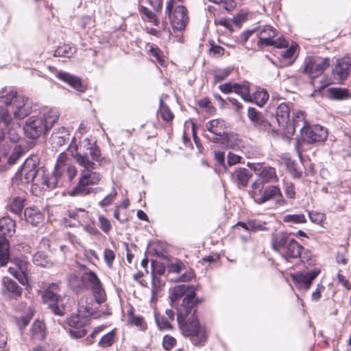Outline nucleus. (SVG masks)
<instances>
[{
  "mask_svg": "<svg viewBox=\"0 0 351 351\" xmlns=\"http://www.w3.org/2000/svg\"><path fill=\"white\" fill-rule=\"evenodd\" d=\"M76 154L74 156L76 162L82 167L80 176L77 185L69 192L70 196H86L91 193L103 191L101 187H90L98 184L102 179V176L95 171L97 165L99 161L101 151L96 142L86 138L76 147Z\"/></svg>",
  "mask_w": 351,
  "mask_h": 351,
  "instance_id": "f257e3e1",
  "label": "nucleus"
},
{
  "mask_svg": "<svg viewBox=\"0 0 351 351\" xmlns=\"http://www.w3.org/2000/svg\"><path fill=\"white\" fill-rule=\"evenodd\" d=\"M198 302V300H195L194 291H191L184 298L182 305L177 309V320L182 334L195 338L193 341L196 345H200L206 339L205 328L199 326L195 316Z\"/></svg>",
  "mask_w": 351,
  "mask_h": 351,
  "instance_id": "f03ea898",
  "label": "nucleus"
},
{
  "mask_svg": "<svg viewBox=\"0 0 351 351\" xmlns=\"http://www.w3.org/2000/svg\"><path fill=\"white\" fill-rule=\"evenodd\" d=\"M0 92V131L8 130L12 124V116L22 119L32 112V106L28 98L10 90L3 94Z\"/></svg>",
  "mask_w": 351,
  "mask_h": 351,
  "instance_id": "7ed1b4c3",
  "label": "nucleus"
},
{
  "mask_svg": "<svg viewBox=\"0 0 351 351\" xmlns=\"http://www.w3.org/2000/svg\"><path fill=\"white\" fill-rule=\"evenodd\" d=\"M59 117L60 113L57 109L43 108L40 112V115L32 116L26 120L23 126L26 136L36 139L42 134H46L58 120Z\"/></svg>",
  "mask_w": 351,
  "mask_h": 351,
  "instance_id": "20e7f679",
  "label": "nucleus"
},
{
  "mask_svg": "<svg viewBox=\"0 0 351 351\" xmlns=\"http://www.w3.org/2000/svg\"><path fill=\"white\" fill-rule=\"evenodd\" d=\"M272 248L286 259H295L300 256L303 247L287 232H280L272 237Z\"/></svg>",
  "mask_w": 351,
  "mask_h": 351,
  "instance_id": "39448f33",
  "label": "nucleus"
},
{
  "mask_svg": "<svg viewBox=\"0 0 351 351\" xmlns=\"http://www.w3.org/2000/svg\"><path fill=\"white\" fill-rule=\"evenodd\" d=\"M250 195L258 204H263L271 199H274L278 206H283L285 204L281 191L278 186L269 185L265 187L261 181H255L252 183Z\"/></svg>",
  "mask_w": 351,
  "mask_h": 351,
  "instance_id": "423d86ee",
  "label": "nucleus"
},
{
  "mask_svg": "<svg viewBox=\"0 0 351 351\" xmlns=\"http://www.w3.org/2000/svg\"><path fill=\"white\" fill-rule=\"evenodd\" d=\"M38 158L32 156L25 160L21 169L19 170L13 178L16 183L28 184L32 182L35 185H40L41 169L38 168Z\"/></svg>",
  "mask_w": 351,
  "mask_h": 351,
  "instance_id": "0eeeda50",
  "label": "nucleus"
},
{
  "mask_svg": "<svg viewBox=\"0 0 351 351\" xmlns=\"http://www.w3.org/2000/svg\"><path fill=\"white\" fill-rule=\"evenodd\" d=\"M15 226V221L10 217L0 219V267L5 266L10 260L8 238L14 234Z\"/></svg>",
  "mask_w": 351,
  "mask_h": 351,
  "instance_id": "6e6552de",
  "label": "nucleus"
},
{
  "mask_svg": "<svg viewBox=\"0 0 351 351\" xmlns=\"http://www.w3.org/2000/svg\"><path fill=\"white\" fill-rule=\"evenodd\" d=\"M206 128L207 131L213 135V136H210L209 134H205V136L208 140L215 143H219L226 148L232 146L230 141L233 136L227 132V127L224 120L220 119H213L206 124Z\"/></svg>",
  "mask_w": 351,
  "mask_h": 351,
  "instance_id": "1a4fd4ad",
  "label": "nucleus"
},
{
  "mask_svg": "<svg viewBox=\"0 0 351 351\" xmlns=\"http://www.w3.org/2000/svg\"><path fill=\"white\" fill-rule=\"evenodd\" d=\"M60 284V282L50 283L43 292L42 299L54 315L63 316L65 308L63 305L58 304L62 301Z\"/></svg>",
  "mask_w": 351,
  "mask_h": 351,
  "instance_id": "9d476101",
  "label": "nucleus"
},
{
  "mask_svg": "<svg viewBox=\"0 0 351 351\" xmlns=\"http://www.w3.org/2000/svg\"><path fill=\"white\" fill-rule=\"evenodd\" d=\"M165 14L174 30L182 31L185 29L189 22V16L184 6L173 5V1L171 0L167 3Z\"/></svg>",
  "mask_w": 351,
  "mask_h": 351,
  "instance_id": "9b49d317",
  "label": "nucleus"
},
{
  "mask_svg": "<svg viewBox=\"0 0 351 351\" xmlns=\"http://www.w3.org/2000/svg\"><path fill=\"white\" fill-rule=\"evenodd\" d=\"M82 282L84 287L92 291L97 303H103L106 299V292L101 280L96 274L92 271L85 272L82 276Z\"/></svg>",
  "mask_w": 351,
  "mask_h": 351,
  "instance_id": "f8f14e48",
  "label": "nucleus"
},
{
  "mask_svg": "<svg viewBox=\"0 0 351 351\" xmlns=\"http://www.w3.org/2000/svg\"><path fill=\"white\" fill-rule=\"evenodd\" d=\"M12 265L8 268L9 273L23 286H29L30 264L28 261L19 258H14Z\"/></svg>",
  "mask_w": 351,
  "mask_h": 351,
  "instance_id": "ddd939ff",
  "label": "nucleus"
},
{
  "mask_svg": "<svg viewBox=\"0 0 351 351\" xmlns=\"http://www.w3.org/2000/svg\"><path fill=\"white\" fill-rule=\"evenodd\" d=\"M330 64V61L328 58L309 56L304 60L303 71L310 77L315 78L322 75Z\"/></svg>",
  "mask_w": 351,
  "mask_h": 351,
  "instance_id": "4468645a",
  "label": "nucleus"
},
{
  "mask_svg": "<svg viewBox=\"0 0 351 351\" xmlns=\"http://www.w3.org/2000/svg\"><path fill=\"white\" fill-rule=\"evenodd\" d=\"M319 273V269L314 268L311 270L291 274L290 276L298 289L307 291L310 288L313 280Z\"/></svg>",
  "mask_w": 351,
  "mask_h": 351,
  "instance_id": "2eb2a0df",
  "label": "nucleus"
},
{
  "mask_svg": "<svg viewBox=\"0 0 351 351\" xmlns=\"http://www.w3.org/2000/svg\"><path fill=\"white\" fill-rule=\"evenodd\" d=\"M64 173V168L61 166L56 165L54 170L51 173H45V171L42 169L40 177V185L43 189L46 186V189H52L58 186L61 182V177Z\"/></svg>",
  "mask_w": 351,
  "mask_h": 351,
  "instance_id": "dca6fc26",
  "label": "nucleus"
},
{
  "mask_svg": "<svg viewBox=\"0 0 351 351\" xmlns=\"http://www.w3.org/2000/svg\"><path fill=\"white\" fill-rule=\"evenodd\" d=\"M351 73V59L345 56L336 60L333 64L332 73L335 80L341 84L347 80Z\"/></svg>",
  "mask_w": 351,
  "mask_h": 351,
  "instance_id": "f3484780",
  "label": "nucleus"
},
{
  "mask_svg": "<svg viewBox=\"0 0 351 351\" xmlns=\"http://www.w3.org/2000/svg\"><path fill=\"white\" fill-rule=\"evenodd\" d=\"M301 135L304 141L308 143H313L324 141L328 136V132L325 128L319 125H315L313 126L308 125L301 133Z\"/></svg>",
  "mask_w": 351,
  "mask_h": 351,
  "instance_id": "a211bd4d",
  "label": "nucleus"
},
{
  "mask_svg": "<svg viewBox=\"0 0 351 351\" xmlns=\"http://www.w3.org/2000/svg\"><path fill=\"white\" fill-rule=\"evenodd\" d=\"M1 294L8 300H17L23 293V289L16 282L9 277H3L1 280Z\"/></svg>",
  "mask_w": 351,
  "mask_h": 351,
  "instance_id": "6ab92c4d",
  "label": "nucleus"
},
{
  "mask_svg": "<svg viewBox=\"0 0 351 351\" xmlns=\"http://www.w3.org/2000/svg\"><path fill=\"white\" fill-rule=\"evenodd\" d=\"M99 304L90 295H82L78 302V311L89 317L93 315Z\"/></svg>",
  "mask_w": 351,
  "mask_h": 351,
  "instance_id": "aec40b11",
  "label": "nucleus"
},
{
  "mask_svg": "<svg viewBox=\"0 0 351 351\" xmlns=\"http://www.w3.org/2000/svg\"><path fill=\"white\" fill-rule=\"evenodd\" d=\"M254 171H257L259 178L256 181L262 182L263 185H265V183L276 182L278 180L276 169L274 167L258 165L257 167L254 168Z\"/></svg>",
  "mask_w": 351,
  "mask_h": 351,
  "instance_id": "412c9836",
  "label": "nucleus"
},
{
  "mask_svg": "<svg viewBox=\"0 0 351 351\" xmlns=\"http://www.w3.org/2000/svg\"><path fill=\"white\" fill-rule=\"evenodd\" d=\"M258 40L257 45L261 48L262 45L271 46L272 39L276 36V30L270 25H265L258 28Z\"/></svg>",
  "mask_w": 351,
  "mask_h": 351,
  "instance_id": "4be33fe9",
  "label": "nucleus"
},
{
  "mask_svg": "<svg viewBox=\"0 0 351 351\" xmlns=\"http://www.w3.org/2000/svg\"><path fill=\"white\" fill-rule=\"evenodd\" d=\"M56 77L77 91H85L86 87L82 84L80 78L78 77L64 71H57Z\"/></svg>",
  "mask_w": 351,
  "mask_h": 351,
  "instance_id": "5701e85b",
  "label": "nucleus"
},
{
  "mask_svg": "<svg viewBox=\"0 0 351 351\" xmlns=\"http://www.w3.org/2000/svg\"><path fill=\"white\" fill-rule=\"evenodd\" d=\"M293 121L292 123L289 122V128H287L288 130L287 132L293 134L296 129H299L301 134L309 125L305 119V116L303 112L298 111L297 112H293Z\"/></svg>",
  "mask_w": 351,
  "mask_h": 351,
  "instance_id": "b1692460",
  "label": "nucleus"
},
{
  "mask_svg": "<svg viewBox=\"0 0 351 351\" xmlns=\"http://www.w3.org/2000/svg\"><path fill=\"white\" fill-rule=\"evenodd\" d=\"M290 107L286 103H281L277 108L276 120L280 127L289 128Z\"/></svg>",
  "mask_w": 351,
  "mask_h": 351,
  "instance_id": "393cba45",
  "label": "nucleus"
},
{
  "mask_svg": "<svg viewBox=\"0 0 351 351\" xmlns=\"http://www.w3.org/2000/svg\"><path fill=\"white\" fill-rule=\"evenodd\" d=\"M252 176L250 171L246 168H238L231 174V178L238 186H247L250 178Z\"/></svg>",
  "mask_w": 351,
  "mask_h": 351,
  "instance_id": "a878e982",
  "label": "nucleus"
},
{
  "mask_svg": "<svg viewBox=\"0 0 351 351\" xmlns=\"http://www.w3.org/2000/svg\"><path fill=\"white\" fill-rule=\"evenodd\" d=\"M69 132L64 127L58 128L51 136V143L54 147H60L69 141Z\"/></svg>",
  "mask_w": 351,
  "mask_h": 351,
  "instance_id": "bb28decb",
  "label": "nucleus"
},
{
  "mask_svg": "<svg viewBox=\"0 0 351 351\" xmlns=\"http://www.w3.org/2000/svg\"><path fill=\"white\" fill-rule=\"evenodd\" d=\"M29 335L32 340H43L46 336L45 323L40 320H36L30 328Z\"/></svg>",
  "mask_w": 351,
  "mask_h": 351,
  "instance_id": "cd10ccee",
  "label": "nucleus"
},
{
  "mask_svg": "<svg viewBox=\"0 0 351 351\" xmlns=\"http://www.w3.org/2000/svg\"><path fill=\"white\" fill-rule=\"evenodd\" d=\"M247 116L253 124L261 128H267L270 125L269 123L266 121L262 113L257 111L254 108H249L247 110Z\"/></svg>",
  "mask_w": 351,
  "mask_h": 351,
  "instance_id": "c85d7f7f",
  "label": "nucleus"
},
{
  "mask_svg": "<svg viewBox=\"0 0 351 351\" xmlns=\"http://www.w3.org/2000/svg\"><path fill=\"white\" fill-rule=\"evenodd\" d=\"M191 291H194L195 293V289L189 285H179L176 286L171 291L169 295L171 306H173V303L180 299L185 293H186V296Z\"/></svg>",
  "mask_w": 351,
  "mask_h": 351,
  "instance_id": "c756f323",
  "label": "nucleus"
},
{
  "mask_svg": "<svg viewBox=\"0 0 351 351\" xmlns=\"http://www.w3.org/2000/svg\"><path fill=\"white\" fill-rule=\"evenodd\" d=\"M24 215L27 222L33 226H37L43 221V215L36 208H26L24 211Z\"/></svg>",
  "mask_w": 351,
  "mask_h": 351,
  "instance_id": "7c9ffc66",
  "label": "nucleus"
},
{
  "mask_svg": "<svg viewBox=\"0 0 351 351\" xmlns=\"http://www.w3.org/2000/svg\"><path fill=\"white\" fill-rule=\"evenodd\" d=\"M88 321V317L77 311V313L71 315L69 318L68 324L73 328H84Z\"/></svg>",
  "mask_w": 351,
  "mask_h": 351,
  "instance_id": "2f4dec72",
  "label": "nucleus"
},
{
  "mask_svg": "<svg viewBox=\"0 0 351 351\" xmlns=\"http://www.w3.org/2000/svg\"><path fill=\"white\" fill-rule=\"evenodd\" d=\"M164 283L160 280V278H157L156 276L153 275L152 280V297L150 299V302L152 304H156L159 298V293L161 291Z\"/></svg>",
  "mask_w": 351,
  "mask_h": 351,
  "instance_id": "473e14b6",
  "label": "nucleus"
},
{
  "mask_svg": "<svg viewBox=\"0 0 351 351\" xmlns=\"http://www.w3.org/2000/svg\"><path fill=\"white\" fill-rule=\"evenodd\" d=\"M235 93L246 102H253L252 96L250 94V84L248 82L237 83L236 86Z\"/></svg>",
  "mask_w": 351,
  "mask_h": 351,
  "instance_id": "72a5a7b5",
  "label": "nucleus"
},
{
  "mask_svg": "<svg viewBox=\"0 0 351 351\" xmlns=\"http://www.w3.org/2000/svg\"><path fill=\"white\" fill-rule=\"evenodd\" d=\"M64 158L63 154H62L58 158L57 165L61 166L62 169L64 168V173L65 172L68 176V178L70 181H71L77 174L76 167L72 165H66L64 163Z\"/></svg>",
  "mask_w": 351,
  "mask_h": 351,
  "instance_id": "f704fd0d",
  "label": "nucleus"
},
{
  "mask_svg": "<svg viewBox=\"0 0 351 351\" xmlns=\"http://www.w3.org/2000/svg\"><path fill=\"white\" fill-rule=\"evenodd\" d=\"M329 97L334 99H343L349 97L350 94L347 88L332 87L328 90Z\"/></svg>",
  "mask_w": 351,
  "mask_h": 351,
  "instance_id": "c9c22d12",
  "label": "nucleus"
},
{
  "mask_svg": "<svg viewBox=\"0 0 351 351\" xmlns=\"http://www.w3.org/2000/svg\"><path fill=\"white\" fill-rule=\"evenodd\" d=\"M5 134H7L8 138L12 142H17L20 138L16 129L14 128V123H12L11 126L9 128H8V130H3L0 131V143L5 138Z\"/></svg>",
  "mask_w": 351,
  "mask_h": 351,
  "instance_id": "e433bc0d",
  "label": "nucleus"
},
{
  "mask_svg": "<svg viewBox=\"0 0 351 351\" xmlns=\"http://www.w3.org/2000/svg\"><path fill=\"white\" fill-rule=\"evenodd\" d=\"M252 96L253 102L259 106H263L269 98V94L265 90H257Z\"/></svg>",
  "mask_w": 351,
  "mask_h": 351,
  "instance_id": "4c0bfd02",
  "label": "nucleus"
},
{
  "mask_svg": "<svg viewBox=\"0 0 351 351\" xmlns=\"http://www.w3.org/2000/svg\"><path fill=\"white\" fill-rule=\"evenodd\" d=\"M115 338L114 330H111L107 334L104 335L99 340L98 345L99 347L105 348L111 346Z\"/></svg>",
  "mask_w": 351,
  "mask_h": 351,
  "instance_id": "58836bf2",
  "label": "nucleus"
},
{
  "mask_svg": "<svg viewBox=\"0 0 351 351\" xmlns=\"http://www.w3.org/2000/svg\"><path fill=\"white\" fill-rule=\"evenodd\" d=\"M160 104L159 114L160 117L165 121H171L174 117L173 114L169 107L164 104L162 99H160Z\"/></svg>",
  "mask_w": 351,
  "mask_h": 351,
  "instance_id": "ea45409f",
  "label": "nucleus"
},
{
  "mask_svg": "<svg viewBox=\"0 0 351 351\" xmlns=\"http://www.w3.org/2000/svg\"><path fill=\"white\" fill-rule=\"evenodd\" d=\"M167 269L169 273L179 274L186 269V266L180 260L176 259L168 264Z\"/></svg>",
  "mask_w": 351,
  "mask_h": 351,
  "instance_id": "a19ab883",
  "label": "nucleus"
},
{
  "mask_svg": "<svg viewBox=\"0 0 351 351\" xmlns=\"http://www.w3.org/2000/svg\"><path fill=\"white\" fill-rule=\"evenodd\" d=\"M154 317L156 325L160 330H170L172 328L171 324L164 316H161L155 312Z\"/></svg>",
  "mask_w": 351,
  "mask_h": 351,
  "instance_id": "79ce46f5",
  "label": "nucleus"
},
{
  "mask_svg": "<svg viewBox=\"0 0 351 351\" xmlns=\"http://www.w3.org/2000/svg\"><path fill=\"white\" fill-rule=\"evenodd\" d=\"M73 49L66 45L58 47L54 51V56L56 57H67L69 58L73 53Z\"/></svg>",
  "mask_w": 351,
  "mask_h": 351,
  "instance_id": "37998d69",
  "label": "nucleus"
},
{
  "mask_svg": "<svg viewBox=\"0 0 351 351\" xmlns=\"http://www.w3.org/2000/svg\"><path fill=\"white\" fill-rule=\"evenodd\" d=\"M139 12L147 18L149 22L153 23L154 25H158L159 21L156 15L150 10L143 5H141L139 8Z\"/></svg>",
  "mask_w": 351,
  "mask_h": 351,
  "instance_id": "c03bdc74",
  "label": "nucleus"
},
{
  "mask_svg": "<svg viewBox=\"0 0 351 351\" xmlns=\"http://www.w3.org/2000/svg\"><path fill=\"white\" fill-rule=\"evenodd\" d=\"M33 262L35 265L40 267H47L49 262L47 256L43 252H38L33 256Z\"/></svg>",
  "mask_w": 351,
  "mask_h": 351,
  "instance_id": "a18cd8bd",
  "label": "nucleus"
},
{
  "mask_svg": "<svg viewBox=\"0 0 351 351\" xmlns=\"http://www.w3.org/2000/svg\"><path fill=\"white\" fill-rule=\"evenodd\" d=\"M232 69L230 68H226L223 69H218L214 72V82L215 83H219L223 80H225L231 73Z\"/></svg>",
  "mask_w": 351,
  "mask_h": 351,
  "instance_id": "49530a36",
  "label": "nucleus"
},
{
  "mask_svg": "<svg viewBox=\"0 0 351 351\" xmlns=\"http://www.w3.org/2000/svg\"><path fill=\"white\" fill-rule=\"evenodd\" d=\"M283 221L286 223H302L306 221V217L303 214L287 215L283 217Z\"/></svg>",
  "mask_w": 351,
  "mask_h": 351,
  "instance_id": "de8ad7c7",
  "label": "nucleus"
},
{
  "mask_svg": "<svg viewBox=\"0 0 351 351\" xmlns=\"http://www.w3.org/2000/svg\"><path fill=\"white\" fill-rule=\"evenodd\" d=\"M23 208V198L15 197L10 204V210L15 214H20Z\"/></svg>",
  "mask_w": 351,
  "mask_h": 351,
  "instance_id": "09e8293b",
  "label": "nucleus"
},
{
  "mask_svg": "<svg viewBox=\"0 0 351 351\" xmlns=\"http://www.w3.org/2000/svg\"><path fill=\"white\" fill-rule=\"evenodd\" d=\"M249 230L250 232H258L266 230L265 227V223L256 219L248 220Z\"/></svg>",
  "mask_w": 351,
  "mask_h": 351,
  "instance_id": "8fccbe9b",
  "label": "nucleus"
},
{
  "mask_svg": "<svg viewBox=\"0 0 351 351\" xmlns=\"http://www.w3.org/2000/svg\"><path fill=\"white\" fill-rule=\"evenodd\" d=\"M23 152L21 147L20 146L16 145L13 149L12 153L8 158V163L9 165H14L21 156Z\"/></svg>",
  "mask_w": 351,
  "mask_h": 351,
  "instance_id": "3c124183",
  "label": "nucleus"
},
{
  "mask_svg": "<svg viewBox=\"0 0 351 351\" xmlns=\"http://www.w3.org/2000/svg\"><path fill=\"white\" fill-rule=\"evenodd\" d=\"M149 55L155 58L156 60L161 65L165 62V60L162 56V53L160 49L157 47L152 46L149 50Z\"/></svg>",
  "mask_w": 351,
  "mask_h": 351,
  "instance_id": "603ef678",
  "label": "nucleus"
},
{
  "mask_svg": "<svg viewBox=\"0 0 351 351\" xmlns=\"http://www.w3.org/2000/svg\"><path fill=\"white\" fill-rule=\"evenodd\" d=\"M176 344V339L171 335H166L163 337L162 347L165 350H171Z\"/></svg>",
  "mask_w": 351,
  "mask_h": 351,
  "instance_id": "864d4df0",
  "label": "nucleus"
},
{
  "mask_svg": "<svg viewBox=\"0 0 351 351\" xmlns=\"http://www.w3.org/2000/svg\"><path fill=\"white\" fill-rule=\"evenodd\" d=\"M33 315V313L30 312L25 316H22L16 319V324L21 330H23L27 326Z\"/></svg>",
  "mask_w": 351,
  "mask_h": 351,
  "instance_id": "5fc2aeb1",
  "label": "nucleus"
},
{
  "mask_svg": "<svg viewBox=\"0 0 351 351\" xmlns=\"http://www.w3.org/2000/svg\"><path fill=\"white\" fill-rule=\"evenodd\" d=\"M104 258L107 266L109 268H112L115 259V253L114 251L110 249H106L104 252Z\"/></svg>",
  "mask_w": 351,
  "mask_h": 351,
  "instance_id": "6e6d98bb",
  "label": "nucleus"
},
{
  "mask_svg": "<svg viewBox=\"0 0 351 351\" xmlns=\"http://www.w3.org/2000/svg\"><path fill=\"white\" fill-rule=\"evenodd\" d=\"M117 195V192L116 191V190L114 189H113V190L112 191V192L110 194L106 195L102 200H101L99 202V205L101 207H105V206L110 205L112 203V202L114 200Z\"/></svg>",
  "mask_w": 351,
  "mask_h": 351,
  "instance_id": "4d7b16f0",
  "label": "nucleus"
},
{
  "mask_svg": "<svg viewBox=\"0 0 351 351\" xmlns=\"http://www.w3.org/2000/svg\"><path fill=\"white\" fill-rule=\"evenodd\" d=\"M130 324L138 327L141 330H145L147 328L146 322L142 317L132 315L130 318Z\"/></svg>",
  "mask_w": 351,
  "mask_h": 351,
  "instance_id": "13d9d810",
  "label": "nucleus"
},
{
  "mask_svg": "<svg viewBox=\"0 0 351 351\" xmlns=\"http://www.w3.org/2000/svg\"><path fill=\"white\" fill-rule=\"evenodd\" d=\"M298 45L293 43L289 49L282 51L281 57L285 60H291L295 54Z\"/></svg>",
  "mask_w": 351,
  "mask_h": 351,
  "instance_id": "bf43d9fd",
  "label": "nucleus"
},
{
  "mask_svg": "<svg viewBox=\"0 0 351 351\" xmlns=\"http://www.w3.org/2000/svg\"><path fill=\"white\" fill-rule=\"evenodd\" d=\"M236 86H237V83L228 82L220 85L219 88L222 93L229 94L232 92L235 93Z\"/></svg>",
  "mask_w": 351,
  "mask_h": 351,
  "instance_id": "052dcab7",
  "label": "nucleus"
},
{
  "mask_svg": "<svg viewBox=\"0 0 351 351\" xmlns=\"http://www.w3.org/2000/svg\"><path fill=\"white\" fill-rule=\"evenodd\" d=\"M99 228L105 232L108 233L111 230V223L110 221L104 216L99 217Z\"/></svg>",
  "mask_w": 351,
  "mask_h": 351,
  "instance_id": "680f3d73",
  "label": "nucleus"
},
{
  "mask_svg": "<svg viewBox=\"0 0 351 351\" xmlns=\"http://www.w3.org/2000/svg\"><path fill=\"white\" fill-rule=\"evenodd\" d=\"M215 159L225 171H227V166L225 162V153L220 151H215Z\"/></svg>",
  "mask_w": 351,
  "mask_h": 351,
  "instance_id": "e2e57ef3",
  "label": "nucleus"
},
{
  "mask_svg": "<svg viewBox=\"0 0 351 351\" xmlns=\"http://www.w3.org/2000/svg\"><path fill=\"white\" fill-rule=\"evenodd\" d=\"M194 277V273L192 269H185L184 274H182L178 279H175L176 282H188L190 281Z\"/></svg>",
  "mask_w": 351,
  "mask_h": 351,
  "instance_id": "0e129e2a",
  "label": "nucleus"
},
{
  "mask_svg": "<svg viewBox=\"0 0 351 351\" xmlns=\"http://www.w3.org/2000/svg\"><path fill=\"white\" fill-rule=\"evenodd\" d=\"M241 157L239 155L229 152L227 156V164L229 167L234 165L241 162Z\"/></svg>",
  "mask_w": 351,
  "mask_h": 351,
  "instance_id": "69168bd1",
  "label": "nucleus"
},
{
  "mask_svg": "<svg viewBox=\"0 0 351 351\" xmlns=\"http://www.w3.org/2000/svg\"><path fill=\"white\" fill-rule=\"evenodd\" d=\"M141 3L148 2L157 12H160L162 8V0H139Z\"/></svg>",
  "mask_w": 351,
  "mask_h": 351,
  "instance_id": "338daca9",
  "label": "nucleus"
},
{
  "mask_svg": "<svg viewBox=\"0 0 351 351\" xmlns=\"http://www.w3.org/2000/svg\"><path fill=\"white\" fill-rule=\"evenodd\" d=\"M219 5L228 12H230L234 9L236 3L234 0H223Z\"/></svg>",
  "mask_w": 351,
  "mask_h": 351,
  "instance_id": "774afa93",
  "label": "nucleus"
}]
</instances>
